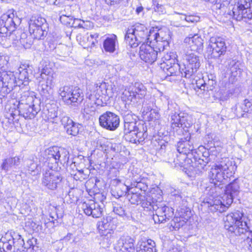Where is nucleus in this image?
Returning <instances> with one entry per match:
<instances>
[{"instance_id": "2eb2a0df", "label": "nucleus", "mask_w": 252, "mask_h": 252, "mask_svg": "<svg viewBox=\"0 0 252 252\" xmlns=\"http://www.w3.org/2000/svg\"><path fill=\"white\" fill-rule=\"evenodd\" d=\"M178 211L180 217H174L170 222L169 228L172 231L178 230L184 226L191 216V212L189 208H182Z\"/></svg>"}, {"instance_id": "c85d7f7f", "label": "nucleus", "mask_w": 252, "mask_h": 252, "mask_svg": "<svg viewBox=\"0 0 252 252\" xmlns=\"http://www.w3.org/2000/svg\"><path fill=\"white\" fill-rule=\"evenodd\" d=\"M61 148L58 147H53L49 148L46 151V159L45 162L48 163H57L59 162V155H60V149Z\"/></svg>"}, {"instance_id": "7c9ffc66", "label": "nucleus", "mask_w": 252, "mask_h": 252, "mask_svg": "<svg viewBox=\"0 0 252 252\" xmlns=\"http://www.w3.org/2000/svg\"><path fill=\"white\" fill-rule=\"evenodd\" d=\"M220 167L216 165L214 168H212L210 172L211 183L214 185L216 188H220Z\"/></svg>"}, {"instance_id": "4468645a", "label": "nucleus", "mask_w": 252, "mask_h": 252, "mask_svg": "<svg viewBox=\"0 0 252 252\" xmlns=\"http://www.w3.org/2000/svg\"><path fill=\"white\" fill-rule=\"evenodd\" d=\"M145 41L140 47L139 56L142 60L146 63L152 64L154 63L158 58V51L150 45L145 44Z\"/></svg>"}, {"instance_id": "b1692460", "label": "nucleus", "mask_w": 252, "mask_h": 252, "mask_svg": "<svg viewBox=\"0 0 252 252\" xmlns=\"http://www.w3.org/2000/svg\"><path fill=\"white\" fill-rule=\"evenodd\" d=\"M190 136H187L185 138L186 141H181L177 144V151L180 154L189 155H192L194 150V147L189 141Z\"/></svg>"}, {"instance_id": "49530a36", "label": "nucleus", "mask_w": 252, "mask_h": 252, "mask_svg": "<svg viewBox=\"0 0 252 252\" xmlns=\"http://www.w3.org/2000/svg\"><path fill=\"white\" fill-rule=\"evenodd\" d=\"M36 239L32 238V239H29L27 242L25 252H33L35 251V248H37V246L36 245Z\"/></svg>"}, {"instance_id": "473e14b6", "label": "nucleus", "mask_w": 252, "mask_h": 252, "mask_svg": "<svg viewBox=\"0 0 252 252\" xmlns=\"http://www.w3.org/2000/svg\"><path fill=\"white\" fill-rule=\"evenodd\" d=\"M28 71V69L26 68L24 65L19 67L18 80H17V82L18 84V86H20L21 85L26 86L28 84L29 80Z\"/></svg>"}, {"instance_id": "6e6552de", "label": "nucleus", "mask_w": 252, "mask_h": 252, "mask_svg": "<svg viewBox=\"0 0 252 252\" xmlns=\"http://www.w3.org/2000/svg\"><path fill=\"white\" fill-rule=\"evenodd\" d=\"M36 99L32 95L22 96L18 106L20 115L25 119L34 118L40 109L39 106L35 104Z\"/></svg>"}, {"instance_id": "052dcab7", "label": "nucleus", "mask_w": 252, "mask_h": 252, "mask_svg": "<svg viewBox=\"0 0 252 252\" xmlns=\"http://www.w3.org/2000/svg\"><path fill=\"white\" fill-rule=\"evenodd\" d=\"M32 36L31 35L28 37L26 39L24 40V43H20L25 48H29L30 46L33 43V41L32 40Z\"/></svg>"}, {"instance_id": "412c9836", "label": "nucleus", "mask_w": 252, "mask_h": 252, "mask_svg": "<svg viewBox=\"0 0 252 252\" xmlns=\"http://www.w3.org/2000/svg\"><path fill=\"white\" fill-rule=\"evenodd\" d=\"M61 122L68 134L76 136L78 134L80 125L74 122L68 117H63Z\"/></svg>"}, {"instance_id": "cd10ccee", "label": "nucleus", "mask_w": 252, "mask_h": 252, "mask_svg": "<svg viewBox=\"0 0 252 252\" xmlns=\"http://www.w3.org/2000/svg\"><path fill=\"white\" fill-rule=\"evenodd\" d=\"M202 157L203 158L194 156L193 157L194 161L192 160L193 164L192 166L195 167L200 172L204 169L207 164L208 163L209 160L208 158L209 153L208 152H204L202 154Z\"/></svg>"}, {"instance_id": "6ab92c4d", "label": "nucleus", "mask_w": 252, "mask_h": 252, "mask_svg": "<svg viewBox=\"0 0 252 252\" xmlns=\"http://www.w3.org/2000/svg\"><path fill=\"white\" fill-rule=\"evenodd\" d=\"M41 159V158H38L36 157L32 156L25 160L26 169L29 173L34 175L40 172L42 166Z\"/></svg>"}, {"instance_id": "bb28decb", "label": "nucleus", "mask_w": 252, "mask_h": 252, "mask_svg": "<svg viewBox=\"0 0 252 252\" xmlns=\"http://www.w3.org/2000/svg\"><path fill=\"white\" fill-rule=\"evenodd\" d=\"M41 80L39 81V85L43 91H48L51 89L55 84V76L54 73L49 75H41Z\"/></svg>"}, {"instance_id": "f8f14e48", "label": "nucleus", "mask_w": 252, "mask_h": 252, "mask_svg": "<svg viewBox=\"0 0 252 252\" xmlns=\"http://www.w3.org/2000/svg\"><path fill=\"white\" fill-rule=\"evenodd\" d=\"M186 62L183 64L182 70L184 77L189 78L199 68L200 63L198 57L195 53H191L186 55Z\"/></svg>"}, {"instance_id": "774afa93", "label": "nucleus", "mask_w": 252, "mask_h": 252, "mask_svg": "<svg viewBox=\"0 0 252 252\" xmlns=\"http://www.w3.org/2000/svg\"><path fill=\"white\" fill-rule=\"evenodd\" d=\"M228 48L229 47L226 46L225 42L221 41V55L226 52Z\"/></svg>"}, {"instance_id": "72a5a7b5", "label": "nucleus", "mask_w": 252, "mask_h": 252, "mask_svg": "<svg viewBox=\"0 0 252 252\" xmlns=\"http://www.w3.org/2000/svg\"><path fill=\"white\" fill-rule=\"evenodd\" d=\"M48 29V24L45 19L41 17H32L29 22V28Z\"/></svg>"}, {"instance_id": "4c0bfd02", "label": "nucleus", "mask_w": 252, "mask_h": 252, "mask_svg": "<svg viewBox=\"0 0 252 252\" xmlns=\"http://www.w3.org/2000/svg\"><path fill=\"white\" fill-rule=\"evenodd\" d=\"M192 124V118L188 114L181 112L180 125V127H189Z\"/></svg>"}, {"instance_id": "f704fd0d", "label": "nucleus", "mask_w": 252, "mask_h": 252, "mask_svg": "<svg viewBox=\"0 0 252 252\" xmlns=\"http://www.w3.org/2000/svg\"><path fill=\"white\" fill-rule=\"evenodd\" d=\"M47 29L43 28H29V32L32 38L39 40L43 39L46 36L47 34Z\"/></svg>"}, {"instance_id": "09e8293b", "label": "nucleus", "mask_w": 252, "mask_h": 252, "mask_svg": "<svg viewBox=\"0 0 252 252\" xmlns=\"http://www.w3.org/2000/svg\"><path fill=\"white\" fill-rule=\"evenodd\" d=\"M113 212L121 217H124L126 215L124 206L117 203L114 204Z\"/></svg>"}, {"instance_id": "9b49d317", "label": "nucleus", "mask_w": 252, "mask_h": 252, "mask_svg": "<svg viewBox=\"0 0 252 252\" xmlns=\"http://www.w3.org/2000/svg\"><path fill=\"white\" fill-rule=\"evenodd\" d=\"M120 117L115 113L106 111L99 116L100 126L108 130L114 131L119 126Z\"/></svg>"}, {"instance_id": "4d7b16f0", "label": "nucleus", "mask_w": 252, "mask_h": 252, "mask_svg": "<svg viewBox=\"0 0 252 252\" xmlns=\"http://www.w3.org/2000/svg\"><path fill=\"white\" fill-rule=\"evenodd\" d=\"M184 19L189 23H195L199 21V17L194 15H183Z\"/></svg>"}, {"instance_id": "0e129e2a", "label": "nucleus", "mask_w": 252, "mask_h": 252, "mask_svg": "<svg viewBox=\"0 0 252 252\" xmlns=\"http://www.w3.org/2000/svg\"><path fill=\"white\" fill-rule=\"evenodd\" d=\"M27 34L26 32H21V33L19 34V41L20 43H24V40L26 39L28 37Z\"/></svg>"}, {"instance_id": "5701e85b", "label": "nucleus", "mask_w": 252, "mask_h": 252, "mask_svg": "<svg viewBox=\"0 0 252 252\" xmlns=\"http://www.w3.org/2000/svg\"><path fill=\"white\" fill-rule=\"evenodd\" d=\"M165 63L167 64V67H163L164 69L167 70L166 74L168 76H177L181 74L182 77H184L183 74L184 71L182 70L183 68L182 65H180L178 63H175L174 60H172L171 62H168Z\"/></svg>"}, {"instance_id": "0eeeda50", "label": "nucleus", "mask_w": 252, "mask_h": 252, "mask_svg": "<svg viewBox=\"0 0 252 252\" xmlns=\"http://www.w3.org/2000/svg\"><path fill=\"white\" fill-rule=\"evenodd\" d=\"M59 94L67 105L78 106L83 100L81 90L77 87L64 86L59 89Z\"/></svg>"}, {"instance_id": "e2e57ef3", "label": "nucleus", "mask_w": 252, "mask_h": 252, "mask_svg": "<svg viewBox=\"0 0 252 252\" xmlns=\"http://www.w3.org/2000/svg\"><path fill=\"white\" fill-rule=\"evenodd\" d=\"M155 11L159 14H163L165 12V9L163 5L157 3L154 7Z\"/></svg>"}, {"instance_id": "dca6fc26", "label": "nucleus", "mask_w": 252, "mask_h": 252, "mask_svg": "<svg viewBox=\"0 0 252 252\" xmlns=\"http://www.w3.org/2000/svg\"><path fill=\"white\" fill-rule=\"evenodd\" d=\"M81 208L84 213L88 216H91L94 218H98L102 215L103 208L98 203L93 200L84 202Z\"/></svg>"}, {"instance_id": "58836bf2", "label": "nucleus", "mask_w": 252, "mask_h": 252, "mask_svg": "<svg viewBox=\"0 0 252 252\" xmlns=\"http://www.w3.org/2000/svg\"><path fill=\"white\" fill-rule=\"evenodd\" d=\"M140 204L143 208L147 209L148 211H151L153 210L156 211L157 207H158L157 205H155L153 202L151 201L150 198H146L145 196V198L142 199Z\"/></svg>"}, {"instance_id": "de8ad7c7", "label": "nucleus", "mask_w": 252, "mask_h": 252, "mask_svg": "<svg viewBox=\"0 0 252 252\" xmlns=\"http://www.w3.org/2000/svg\"><path fill=\"white\" fill-rule=\"evenodd\" d=\"M137 117L131 112H126L124 114V124L136 122Z\"/></svg>"}, {"instance_id": "79ce46f5", "label": "nucleus", "mask_w": 252, "mask_h": 252, "mask_svg": "<svg viewBox=\"0 0 252 252\" xmlns=\"http://www.w3.org/2000/svg\"><path fill=\"white\" fill-rule=\"evenodd\" d=\"M142 106L144 112H146L147 113L148 111H150L151 112V114H153L152 112H153V113H155V115L153 116L152 117L156 119H158L159 118V115L158 112L156 109H153L152 108L153 106V103H148L147 100H144L143 102Z\"/></svg>"}, {"instance_id": "bf43d9fd", "label": "nucleus", "mask_w": 252, "mask_h": 252, "mask_svg": "<svg viewBox=\"0 0 252 252\" xmlns=\"http://www.w3.org/2000/svg\"><path fill=\"white\" fill-rule=\"evenodd\" d=\"M52 73H53V72L52 69L49 66H48L47 65H45V66L41 69L40 75H48Z\"/></svg>"}, {"instance_id": "37998d69", "label": "nucleus", "mask_w": 252, "mask_h": 252, "mask_svg": "<svg viewBox=\"0 0 252 252\" xmlns=\"http://www.w3.org/2000/svg\"><path fill=\"white\" fill-rule=\"evenodd\" d=\"M69 158V152L65 149L61 148L59 155V162L61 164L67 163Z\"/></svg>"}, {"instance_id": "a18cd8bd", "label": "nucleus", "mask_w": 252, "mask_h": 252, "mask_svg": "<svg viewBox=\"0 0 252 252\" xmlns=\"http://www.w3.org/2000/svg\"><path fill=\"white\" fill-rule=\"evenodd\" d=\"M217 86V81L216 80V77L213 76L212 75L209 77L208 83H206L207 91H211L216 92L217 89H216Z\"/></svg>"}, {"instance_id": "f03ea898", "label": "nucleus", "mask_w": 252, "mask_h": 252, "mask_svg": "<svg viewBox=\"0 0 252 252\" xmlns=\"http://www.w3.org/2000/svg\"><path fill=\"white\" fill-rule=\"evenodd\" d=\"M222 21L228 26L232 25V20L248 22L252 19V6L250 0H237L233 6L232 0H221Z\"/></svg>"}, {"instance_id": "c03bdc74", "label": "nucleus", "mask_w": 252, "mask_h": 252, "mask_svg": "<svg viewBox=\"0 0 252 252\" xmlns=\"http://www.w3.org/2000/svg\"><path fill=\"white\" fill-rule=\"evenodd\" d=\"M130 188L125 185H120L116 187V190L117 194L115 195L118 197H122L124 195L126 196V194L130 190Z\"/></svg>"}, {"instance_id": "603ef678", "label": "nucleus", "mask_w": 252, "mask_h": 252, "mask_svg": "<svg viewBox=\"0 0 252 252\" xmlns=\"http://www.w3.org/2000/svg\"><path fill=\"white\" fill-rule=\"evenodd\" d=\"M136 130H135L133 132L125 134L124 137L125 139L131 143L137 144L138 140L137 139V135L136 134Z\"/></svg>"}, {"instance_id": "f3484780", "label": "nucleus", "mask_w": 252, "mask_h": 252, "mask_svg": "<svg viewBox=\"0 0 252 252\" xmlns=\"http://www.w3.org/2000/svg\"><path fill=\"white\" fill-rule=\"evenodd\" d=\"M134 240L128 236H123L115 246L116 252H134Z\"/></svg>"}, {"instance_id": "69168bd1", "label": "nucleus", "mask_w": 252, "mask_h": 252, "mask_svg": "<svg viewBox=\"0 0 252 252\" xmlns=\"http://www.w3.org/2000/svg\"><path fill=\"white\" fill-rule=\"evenodd\" d=\"M137 252H156L155 250L154 251L151 248L143 249L141 248H137Z\"/></svg>"}, {"instance_id": "a19ab883", "label": "nucleus", "mask_w": 252, "mask_h": 252, "mask_svg": "<svg viewBox=\"0 0 252 252\" xmlns=\"http://www.w3.org/2000/svg\"><path fill=\"white\" fill-rule=\"evenodd\" d=\"M170 124L173 128L180 127L181 112L172 113L170 114Z\"/></svg>"}, {"instance_id": "864d4df0", "label": "nucleus", "mask_w": 252, "mask_h": 252, "mask_svg": "<svg viewBox=\"0 0 252 252\" xmlns=\"http://www.w3.org/2000/svg\"><path fill=\"white\" fill-rule=\"evenodd\" d=\"M96 88L100 89L101 92H103L104 96H109L111 95V92L108 91V85L105 82L99 83L95 85Z\"/></svg>"}, {"instance_id": "ea45409f", "label": "nucleus", "mask_w": 252, "mask_h": 252, "mask_svg": "<svg viewBox=\"0 0 252 252\" xmlns=\"http://www.w3.org/2000/svg\"><path fill=\"white\" fill-rule=\"evenodd\" d=\"M136 129V134L137 135V139L138 140L137 143H140L147 137L148 133L146 129H145L143 125H139Z\"/></svg>"}, {"instance_id": "aec40b11", "label": "nucleus", "mask_w": 252, "mask_h": 252, "mask_svg": "<svg viewBox=\"0 0 252 252\" xmlns=\"http://www.w3.org/2000/svg\"><path fill=\"white\" fill-rule=\"evenodd\" d=\"M2 78L3 82V87L5 89L7 93H10L13 89L18 86V83L16 80V77L12 72L4 71L2 72Z\"/></svg>"}, {"instance_id": "1a4fd4ad", "label": "nucleus", "mask_w": 252, "mask_h": 252, "mask_svg": "<svg viewBox=\"0 0 252 252\" xmlns=\"http://www.w3.org/2000/svg\"><path fill=\"white\" fill-rule=\"evenodd\" d=\"M147 94V89L144 85L139 82L132 84L123 92L122 98L124 101H129L134 103L137 99L143 98Z\"/></svg>"}, {"instance_id": "680f3d73", "label": "nucleus", "mask_w": 252, "mask_h": 252, "mask_svg": "<svg viewBox=\"0 0 252 252\" xmlns=\"http://www.w3.org/2000/svg\"><path fill=\"white\" fill-rule=\"evenodd\" d=\"M252 106V103L247 99L244 100V106L242 107L244 111L248 113L250 111V109Z\"/></svg>"}, {"instance_id": "ddd939ff", "label": "nucleus", "mask_w": 252, "mask_h": 252, "mask_svg": "<svg viewBox=\"0 0 252 252\" xmlns=\"http://www.w3.org/2000/svg\"><path fill=\"white\" fill-rule=\"evenodd\" d=\"M62 180V177L59 173L53 171H47L43 174L42 184L49 189L54 190L57 189V185Z\"/></svg>"}, {"instance_id": "8fccbe9b", "label": "nucleus", "mask_w": 252, "mask_h": 252, "mask_svg": "<svg viewBox=\"0 0 252 252\" xmlns=\"http://www.w3.org/2000/svg\"><path fill=\"white\" fill-rule=\"evenodd\" d=\"M156 247V243L155 242L152 240V239H147L145 241H143L139 245V248L147 249V248H151L153 250L156 251L155 248Z\"/></svg>"}, {"instance_id": "7ed1b4c3", "label": "nucleus", "mask_w": 252, "mask_h": 252, "mask_svg": "<svg viewBox=\"0 0 252 252\" xmlns=\"http://www.w3.org/2000/svg\"><path fill=\"white\" fill-rule=\"evenodd\" d=\"M244 214L237 211L223 217L224 228L236 235L241 236L246 248L252 252V231L249 229Z\"/></svg>"}, {"instance_id": "a211bd4d", "label": "nucleus", "mask_w": 252, "mask_h": 252, "mask_svg": "<svg viewBox=\"0 0 252 252\" xmlns=\"http://www.w3.org/2000/svg\"><path fill=\"white\" fill-rule=\"evenodd\" d=\"M173 215L172 208L165 205L157 207L156 215L153 216V220L155 223H163L169 220Z\"/></svg>"}, {"instance_id": "5fc2aeb1", "label": "nucleus", "mask_w": 252, "mask_h": 252, "mask_svg": "<svg viewBox=\"0 0 252 252\" xmlns=\"http://www.w3.org/2000/svg\"><path fill=\"white\" fill-rule=\"evenodd\" d=\"M138 126H136V122L135 123H131L130 124H124V133L126 134V133H128L131 132H133L135 130H137L136 129Z\"/></svg>"}, {"instance_id": "2f4dec72", "label": "nucleus", "mask_w": 252, "mask_h": 252, "mask_svg": "<svg viewBox=\"0 0 252 252\" xmlns=\"http://www.w3.org/2000/svg\"><path fill=\"white\" fill-rule=\"evenodd\" d=\"M117 42V37L116 35L112 34L110 37H107L103 42L104 50L110 53L114 52Z\"/></svg>"}, {"instance_id": "3c124183", "label": "nucleus", "mask_w": 252, "mask_h": 252, "mask_svg": "<svg viewBox=\"0 0 252 252\" xmlns=\"http://www.w3.org/2000/svg\"><path fill=\"white\" fill-rule=\"evenodd\" d=\"M224 63L227 67V73L229 74L232 73L233 70L236 69L238 66L236 61L231 59L228 60Z\"/></svg>"}, {"instance_id": "338daca9", "label": "nucleus", "mask_w": 252, "mask_h": 252, "mask_svg": "<svg viewBox=\"0 0 252 252\" xmlns=\"http://www.w3.org/2000/svg\"><path fill=\"white\" fill-rule=\"evenodd\" d=\"M206 1H209L212 3L216 4V7L219 9L220 8V0H205Z\"/></svg>"}, {"instance_id": "423d86ee", "label": "nucleus", "mask_w": 252, "mask_h": 252, "mask_svg": "<svg viewBox=\"0 0 252 252\" xmlns=\"http://www.w3.org/2000/svg\"><path fill=\"white\" fill-rule=\"evenodd\" d=\"M24 245L21 236L14 232H7L0 240V249L5 252H25Z\"/></svg>"}, {"instance_id": "13d9d810", "label": "nucleus", "mask_w": 252, "mask_h": 252, "mask_svg": "<svg viewBox=\"0 0 252 252\" xmlns=\"http://www.w3.org/2000/svg\"><path fill=\"white\" fill-rule=\"evenodd\" d=\"M196 87L201 91H203L204 93L205 92L206 83H205L203 79H199L196 81Z\"/></svg>"}, {"instance_id": "e433bc0d", "label": "nucleus", "mask_w": 252, "mask_h": 252, "mask_svg": "<svg viewBox=\"0 0 252 252\" xmlns=\"http://www.w3.org/2000/svg\"><path fill=\"white\" fill-rule=\"evenodd\" d=\"M58 109V108L56 105H53L51 108H48L46 116L49 122L52 123H57Z\"/></svg>"}, {"instance_id": "c9c22d12", "label": "nucleus", "mask_w": 252, "mask_h": 252, "mask_svg": "<svg viewBox=\"0 0 252 252\" xmlns=\"http://www.w3.org/2000/svg\"><path fill=\"white\" fill-rule=\"evenodd\" d=\"M126 198L131 204L137 205L140 204L142 199L145 198V196L137 192L131 191L130 190L126 194Z\"/></svg>"}, {"instance_id": "20e7f679", "label": "nucleus", "mask_w": 252, "mask_h": 252, "mask_svg": "<svg viewBox=\"0 0 252 252\" xmlns=\"http://www.w3.org/2000/svg\"><path fill=\"white\" fill-rule=\"evenodd\" d=\"M233 168L231 162L228 158H221V185L229 183L226 186L223 195L221 196V209L223 211H225L224 208H228L232 204L234 196L239 191L238 180L233 175Z\"/></svg>"}, {"instance_id": "c756f323", "label": "nucleus", "mask_w": 252, "mask_h": 252, "mask_svg": "<svg viewBox=\"0 0 252 252\" xmlns=\"http://www.w3.org/2000/svg\"><path fill=\"white\" fill-rule=\"evenodd\" d=\"M210 49H212L211 54V57L213 58H219L220 56V37L218 38L212 37L210 40Z\"/></svg>"}, {"instance_id": "4be33fe9", "label": "nucleus", "mask_w": 252, "mask_h": 252, "mask_svg": "<svg viewBox=\"0 0 252 252\" xmlns=\"http://www.w3.org/2000/svg\"><path fill=\"white\" fill-rule=\"evenodd\" d=\"M184 42L187 44V47L193 52H197L203 46V40L197 34L186 37Z\"/></svg>"}, {"instance_id": "9d476101", "label": "nucleus", "mask_w": 252, "mask_h": 252, "mask_svg": "<svg viewBox=\"0 0 252 252\" xmlns=\"http://www.w3.org/2000/svg\"><path fill=\"white\" fill-rule=\"evenodd\" d=\"M103 92H101L100 89L96 88L95 85L93 87V90L87 93V98L90 101V102H87L82 111L86 114H91L95 110L94 105H102V99L105 98Z\"/></svg>"}, {"instance_id": "6e6d98bb", "label": "nucleus", "mask_w": 252, "mask_h": 252, "mask_svg": "<svg viewBox=\"0 0 252 252\" xmlns=\"http://www.w3.org/2000/svg\"><path fill=\"white\" fill-rule=\"evenodd\" d=\"M8 64L7 58L0 54V71L5 70V67Z\"/></svg>"}, {"instance_id": "393cba45", "label": "nucleus", "mask_w": 252, "mask_h": 252, "mask_svg": "<svg viewBox=\"0 0 252 252\" xmlns=\"http://www.w3.org/2000/svg\"><path fill=\"white\" fill-rule=\"evenodd\" d=\"M60 21L64 25L75 28H84V22L79 19L74 18L71 15L63 14L60 16Z\"/></svg>"}, {"instance_id": "a878e982", "label": "nucleus", "mask_w": 252, "mask_h": 252, "mask_svg": "<svg viewBox=\"0 0 252 252\" xmlns=\"http://www.w3.org/2000/svg\"><path fill=\"white\" fill-rule=\"evenodd\" d=\"M20 163V159L18 157L6 158L2 160L0 166L1 170L5 173H8L13 168L19 165Z\"/></svg>"}, {"instance_id": "f257e3e1", "label": "nucleus", "mask_w": 252, "mask_h": 252, "mask_svg": "<svg viewBox=\"0 0 252 252\" xmlns=\"http://www.w3.org/2000/svg\"><path fill=\"white\" fill-rule=\"evenodd\" d=\"M168 33L162 30L157 32L153 30L149 32L147 28L140 24H137L128 28L125 36L126 43L132 48L137 47L141 42L148 39L155 41L157 44L161 45L162 50L164 46L168 44Z\"/></svg>"}, {"instance_id": "39448f33", "label": "nucleus", "mask_w": 252, "mask_h": 252, "mask_svg": "<svg viewBox=\"0 0 252 252\" xmlns=\"http://www.w3.org/2000/svg\"><path fill=\"white\" fill-rule=\"evenodd\" d=\"M21 22V19L15 16L13 11H8L0 17V34L2 36L7 37L13 43H17L22 32V29L18 28Z\"/></svg>"}]
</instances>
